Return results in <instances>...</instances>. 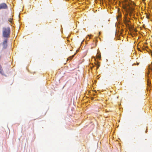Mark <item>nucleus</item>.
<instances>
[{"label": "nucleus", "mask_w": 152, "mask_h": 152, "mask_svg": "<svg viewBox=\"0 0 152 152\" xmlns=\"http://www.w3.org/2000/svg\"><path fill=\"white\" fill-rule=\"evenodd\" d=\"M10 27H4L2 28V35L4 37L9 38L10 37Z\"/></svg>", "instance_id": "nucleus-1"}, {"label": "nucleus", "mask_w": 152, "mask_h": 152, "mask_svg": "<svg viewBox=\"0 0 152 152\" xmlns=\"http://www.w3.org/2000/svg\"><path fill=\"white\" fill-rule=\"evenodd\" d=\"M8 7L5 3H2L0 4V10L7 9Z\"/></svg>", "instance_id": "nucleus-2"}, {"label": "nucleus", "mask_w": 152, "mask_h": 152, "mask_svg": "<svg viewBox=\"0 0 152 152\" xmlns=\"http://www.w3.org/2000/svg\"><path fill=\"white\" fill-rule=\"evenodd\" d=\"M7 39H5L4 40L3 43V46L4 48L5 49L7 47Z\"/></svg>", "instance_id": "nucleus-3"}, {"label": "nucleus", "mask_w": 152, "mask_h": 152, "mask_svg": "<svg viewBox=\"0 0 152 152\" xmlns=\"http://www.w3.org/2000/svg\"><path fill=\"white\" fill-rule=\"evenodd\" d=\"M0 73L2 75H4L2 68L0 66Z\"/></svg>", "instance_id": "nucleus-4"}, {"label": "nucleus", "mask_w": 152, "mask_h": 152, "mask_svg": "<svg viewBox=\"0 0 152 152\" xmlns=\"http://www.w3.org/2000/svg\"><path fill=\"white\" fill-rule=\"evenodd\" d=\"M129 10H130L131 12L132 13L133 11L134 10V9L133 8H132L130 7L129 6Z\"/></svg>", "instance_id": "nucleus-5"}, {"label": "nucleus", "mask_w": 152, "mask_h": 152, "mask_svg": "<svg viewBox=\"0 0 152 152\" xmlns=\"http://www.w3.org/2000/svg\"><path fill=\"white\" fill-rule=\"evenodd\" d=\"M75 54L74 55H73L72 56L69 57V58H67V60H69L70 59H72V58L74 56Z\"/></svg>", "instance_id": "nucleus-6"}, {"label": "nucleus", "mask_w": 152, "mask_h": 152, "mask_svg": "<svg viewBox=\"0 0 152 152\" xmlns=\"http://www.w3.org/2000/svg\"><path fill=\"white\" fill-rule=\"evenodd\" d=\"M12 18H10L8 20V21L9 22H10V23H12Z\"/></svg>", "instance_id": "nucleus-7"}, {"label": "nucleus", "mask_w": 152, "mask_h": 152, "mask_svg": "<svg viewBox=\"0 0 152 152\" xmlns=\"http://www.w3.org/2000/svg\"><path fill=\"white\" fill-rule=\"evenodd\" d=\"M148 85H150L151 84V82L150 81H149V80H148Z\"/></svg>", "instance_id": "nucleus-8"}, {"label": "nucleus", "mask_w": 152, "mask_h": 152, "mask_svg": "<svg viewBox=\"0 0 152 152\" xmlns=\"http://www.w3.org/2000/svg\"><path fill=\"white\" fill-rule=\"evenodd\" d=\"M97 57L98 58H100L101 57V56L100 55H98V56H97Z\"/></svg>", "instance_id": "nucleus-9"}, {"label": "nucleus", "mask_w": 152, "mask_h": 152, "mask_svg": "<svg viewBox=\"0 0 152 152\" xmlns=\"http://www.w3.org/2000/svg\"><path fill=\"white\" fill-rule=\"evenodd\" d=\"M149 69L152 71V66H149Z\"/></svg>", "instance_id": "nucleus-10"}, {"label": "nucleus", "mask_w": 152, "mask_h": 152, "mask_svg": "<svg viewBox=\"0 0 152 152\" xmlns=\"http://www.w3.org/2000/svg\"><path fill=\"white\" fill-rule=\"evenodd\" d=\"M99 66H100L98 64L97 65V69L99 68Z\"/></svg>", "instance_id": "nucleus-11"}, {"label": "nucleus", "mask_w": 152, "mask_h": 152, "mask_svg": "<svg viewBox=\"0 0 152 152\" xmlns=\"http://www.w3.org/2000/svg\"><path fill=\"white\" fill-rule=\"evenodd\" d=\"M147 18L148 19L149 18V17L148 15L147 16Z\"/></svg>", "instance_id": "nucleus-12"}, {"label": "nucleus", "mask_w": 152, "mask_h": 152, "mask_svg": "<svg viewBox=\"0 0 152 152\" xmlns=\"http://www.w3.org/2000/svg\"><path fill=\"white\" fill-rule=\"evenodd\" d=\"M126 5H127V6H129V4H126Z\"/></svg>", "instance_id": "nucleus-13"}]
</instances>
